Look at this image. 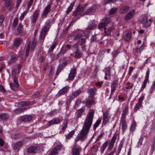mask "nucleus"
<instances>
[{
  "mask_svg": "<svg viewBox=\"0 0 155 155\" xmlns=\"http://www.w3.org/2000/svg\"><path fill=\"white\" fill-rule=\"evenodd\" d=\"M131 32L130 31H128L124 35V38L125 40L127 41H129L131 37Z\"/></svg>",
  "mask_w": 155,
  "mask_h": 155,
  "instance_id": "34",
  "label": "nucleus"
},
{
  "mask_svg": "<svg viewBox=\"0 0 155 155\" xmlns=\"http://www.w3.org/2000/svg\"><path fill=\"white\" fill-rule=\"evenodd\" d=\"M25 110V108H20L15 110V112L16 113H21L23 112L24 110Z\"/></svg>",
  "mask_w": 155,
  "mask_h": 155,
  "instance_id": "60",
  "label": "nucleus"
},
{
  "mask_svg": "<svg viewBox=\"0 0 155 155\" xmlns=\"http://www.w3.org/2000/svg\"><path fill=\"white\" fill-rule=\"evenodd\" d=\"M18 19L17 18H15L13 23V26L15 27L17 25L18 23Z\"/></svg>",
  "mask_w": 155,
  "mask_h": 155,
  "instance_id": "58",
  "label": "nucleus"
},
{
  "mask_svg": "<svg viewBox=\"0 0 155 155\" xmlns=\"http://www.w3.org/2000/svg\"><path fill=\"white\" fill-rule=\"evenodd\" d=\"M96 8L95 7H91L87 9L85 12V13L87 15L92 14L96 11Z\"/></svg>",
  "mask_w": 155,
  "mask_h": 155,
  "instance_id": "30",
  "label": "nucleus"
},
{
  "mask_svg": "<svg viewBox=\"0 0 155 155\" xmlns=\"http://www.w3.org/2000/svg\"><path fill=\"white\" fill-rule=\"evenodd\" d=\"M10 86L13 90H15L17 88L19 87V85L18 82L17 78L15 77L14 78L13 82L10 83Z\"/></svg>",
  "mask_w": 155,
  "mask_h": 155,
  "instance_id": "5",
  "label": "nucleus"
},
{
  "mask_svg": "<svg viewBox=\"0 0 155 155\" xmlns=\"http://www.w3.org/2000/svg\"><path fill=\"white\" fill-rule=\"evenodd\" d=\"M103 123L104 124L107 123L110 117L108 113L107 112L103 114Z\"/></svg>",
  "mask_w": 155,
  "mask_h": 155,
  "instance_id": "29",
  "label": "nucleus"
},
{
  "mask_svg": "<svg viewBox=\"0 0 155 155\" xmlns=\"http://www.w3.org/2000/svg\"><path fill=\"white\" fill-rule=\"evenodd\" d=\"M94 113V111H92L87 115L83 128L78 135L79 139L84 140L86 138L87 134L92 124Z\"/></svg>",
  "mask_w": 155,
  "mask_h": 155,
  "instance_id": "1",
  "label": "nucleus"
},
{
  "mask_svg": "<svg viewBox=\"0 0 155 155\" xmlns=\"http://www.w3.org/2000/svg\"><path fill=\"white\" fill-rule=\"evenodd\" d=\"M118 84V81L117 80H115L112 82L111 86V92L113 93L116 89V87Z\"/></svg>",
  "mask_w": 155,
  "mask_h": 155,
  "instance_id": "15",
  "label": "nucleus"
},
{
  "mask_svg": "<svg viewBox=\"0 0 155 155\" xmlns=\"http://www.w3.org/2000/svg\"><path fill=\"white\" fill-rule=\"evenodd\" d=\"M96 25L95 24L94 22V21H92L91 22V23L90 24V25L88 26V28L89 29H93L94 28L96 27Z\"/></svg>",
  "mask_w": 155,
  "mask_h": 155,
  "instance_id": "47",
  "label": "nucleus"
},
{
  "mask_svg": "<svg viewBox=\"0 0 155 155\" xmlns=\"http://www.w3.org/2000/svg\"><path fill=\"white\" fill-rule=\"evenodd\" d=\"M39 147L34 146L30 147L27 149V151L29 153L34 154L37 153L39 150Z\"/></svg>",
  "mask_w": 155,
  "mask_h": 155,
  "instance_id": "13",
  "label": "nucleus"
},
{
  "mask_svg": "<svg viewBox=\"0 0 155 155\" xmlns=\"http://www.w3.org/2000/svg\"><path fill=\"white\" fill-rule=\"evenodd\" d=\"M141 23L143 24V27L146 28H147L151 25V23L148 22L147 17L146 16H143L142 18Z\"/></svg>",
  "mask_w": 155,
  "mask_h": 155,
  "instance_id": "7",
  "label": "nucleus"
},
{
  "mask_svg": "<svg viewBox=\"0 0 155 155\" xmlns=\"http://www.w3.org/2000/svg\"><path fill=\"white\" fill-rule=\"evenodd\" d=\"M73 6H74L73 4H71V5L69 7L68 9V10L66 12L67 14H68L70 12V11L72 9Z\"/></svg>",
  "mask_w": 155,
  "mask_h": 155,
  "instance_id": "57",
  "label": "nucleus"
},
{
  "mask_svg": "<svg viewBox=\"0 0 155 155\" xmlns=\"http://www.w3.org/2000/svg\"><path fill=\"white\" fill-rule=\"evenodd\" d=\"M84 111V110L83 109H80L77 110L76 112V116L77 118H78L81 117L82 115V113Z\"/></svg>",
  "mask_w": 155,
  "mask_h": 155,
  "instance_id": "33",
  "label": "nucleus"
},
{
  "mask_svg": "<svg viewBox=\"0 0 155 155\" xmlns=\"http://www.w3.org/2000/svg\"><path fill=\"white\" fill-rule=\"evenodd\" d=\"M62 146L58 145L51 150L48 155H57L61 150Z\"/></svg>",
  "mask_w": 155,
  "mask_h": 155,
  "instance_id": "4",
  "label": "nucleus"
},
{
  "mask_svg": "<svg viewBox=\"0 0 155 155\" xmlns=\"http://www.w3.org/2000/svg\"><path fill=\"white\" fill-rule=\"evenodd\" d=\"M112 30V28H109L107 29V30H106L105 29V30L104 31V33H105L106 35H108L110 34Z\"/></svg>",
  "mask_w": 155,
  "mask_h": 155,
  "instance_id": "53",
  "label": "nucleus"
},
{
  "mask_svg": "<svg viewBox=\"0 0 155 155\" xmlns=\"http://www.w3.org/2000/svg\"><path fill=\"white\" fill-rule=\"evenodd\" d=\"M135 12V10H134L129 12L125 15L124 17V19L127 21L131 19L134 15Z\"/></svg>",
  "mask_w": 155,
  "mask_h": 155,
  "instance_id": "16",
  "label": "nucleus"
},
{
  "mask_svg": "<svg viewBox=\"0 0 155 155\" xmlns=\"http://www.w3.org/2000/svg\"><path fill=\"white\" fill-rule=\"evenodd\" d=\"M108 145V142L106 141L102 145L100 149V151H101V153H102L105 149L107 147Z\"/></svg>",
  "mask_w": 155,
  "mask_h": 155,
  "instance_id": "35",
  "label": "nucleus"
},
{
  "mask_svg": "<svg viewBox=\"0 0 155 155\" xmlns=\"http://www.w3.org/2000/svg\"><path fill=\"white\" fill-rule=\"evenodd\" d=\"M116 136H114L112 137L109 143L108 147V150H112V149L114 147V144L116 140Z\"/></svg>",
  "mask_w": 155,
  "mask_h": 155,
  "instance_id": "18",
  "label": "nucleus"
},
{
  "mask_svg": "<svg viewBox=\"0 0 155 155\" xmlns=\"http://www.w3.org/2000/svg\"><path fill=\"white\" fill-rule=\"evenodd\" d=\"M94 101L92 99H87L86 102V105L88 106H90L94 103Z\"/></svg>",
  "mask_w": 155,
  "mask_h": 155,
  "instance_id": "41",
  "label": "nucleus"
},
{
  "mask_svg": "<svg viewBox=\"0 0 155 155\" xmlns=\"http://www.w3.org/2000/svg\"><path fill=\"white\" fill-rule=\"evenodd\" d=\"M124 143V141L122 140H121L119 145L118 148L117 149V154L118 155L120 153L121 150V149L122 148L123 144Z\"/></svg>",
  "mask_w": 155,
  "mask_h": 155,
  "instance_id": "38",
  "label": "nucleus"
},
{
  "mask_svg": "<svg viewBox=\"0 0 155 155\" xmlns=\"http://www.w3.org/2000/svg\"><path fill=\"white\" fill-rule=\"evenodd\" d=\"M60 121V119L58 118H54L48 122V125L51 126L52 124H57L59 123Z\"/></svg>",
  "mask_w": 155,
  "mask_h": 155,
  "instance_id": "27",
  "label": "nucleus"
},
{
  "mask_svg": "<svg viewBox=\"0 0 155 155\" xmlns=\"http://www.w3.org/2000/svg\"><path fill=\"white\" fill-rule=\"evenodd\" d=\"M81 103V99H78L77 100L76 102L75 106L78 107Z\"/></svg>",
  "mask_w": 155,
  "mask_h": 155,
  "instance_id": "64",
  "label": "nucleus"
},
{
  "mask_svg": "<svg viewBox=\"0 0 155 155\" xmlns=\"http://www.w3.org/2000/svg\"><path fill=\"white\" fill-rule=\"evenodd\" d=\"M24 52L23 51H21L19 52V56L20 58L22 59H23V58L25 57Z\"/></svg>",
  "mask_w": 155,
  "mask_h": 155,
  "instance_id": "55",
  "label": "nucleus"
},
{
  "mask_svg": "<svg viewBox=\"0 0 155 155\" xmlns=\"http://www.w3.org/2000/svg\"><path fill=\"white\" fill-rule=\"evenodd\" d=\"M51 7V4H49L45 8L41 14V17L43 18L46 17L48 13L50 12Z\"/></svg>",
  "mask_w": 155,
  "mask_h": 155,
  "instance_id": "8",
  "label": "nucleus"
},
{
  "mask_svg": "<svg viewBox=\"0 0 155 155\" xmlns=\"http://www.w3.org/2000/svg\"><path fill=\"white\" fill-rule=\"evenodd\" d=\"M101 122V120L100 119L97 120L94 124L93 125V129L95 130L97 127H98Z\"/></svg>",
  "mask_w": 155,
  "mask_h": 155,
  "instance_id": "42",
  "label": "nucleus"
},
{
  "mask_svg": "<svg viewBox=\"0 0 155 155\" xmlns=\"http://www.w3.org/2000/svg\"><path fill=\"white\" fill-rule=\"evenodd\" d=\"M22 29L23 26L21 24H19L17 28V31L18 34L21 35H23V33Z\"/></svg>",
  "mask_w": 155,
  "mask_h": 155,
  "instance_id": "36",
  "label": "nucleus"
},
{
  "mask_svg": "<svg viewBox=\"0 0 155 155\" xmlns=\"http://www.w3.org/2000/svg\"><path fill=\"white\" fill-rule=\"evenodd\" d=\"M19 137V135L16 134H12L11 137L13 139H16L18 137Z\"/></svg>",
  "mask_w": 155,
  "mask_h": 155,
  "instance_id": "62",
  "label": "nucleus"
},
{
  "mask_svg": "<svg viewBox=\"0 0 155 155\" xmlns=\"http://www.w3.org/2000/svg\"><path fill=\"white\" fill-rule=\"evenodd\" d=\"M81 151V148L75 144L72 149V155H79V153Z\"/></svg>",
  "mask_w": 155,
  "mask_h": 155,
  "instance_id": "10",
  "label": "nucleus"
},
{
  "mask_svg": "<svg viewBox=\"0 0 155 155\" xmlns=\"http://www.w3.org/2000/svg\"><path fill=\"white\" fill-rule=\"evenodd\" d=\"M49 28L47 25H45L42 28L40 34L39 38L41 40H43L45 36V34Z\"/></svg>",
  "mask_w": 155,
  "mask_h": 155,
  "instance_id": "9",
  "label": "nucleus"
},
{
  "mask_svg": "<svg viewBox=\"0 0 155 155\" xmlns=\"http://www.w3.org/2000/svg\"><path fill=\"white\" fill-rule=\"evenodd\" d=\"M120 123L122 125L123 132L125 131L127 128V125L126 121L124 120H120Z\"/></svg>",
  "mask_w": 155,
  "mask_h": 155,
  "instance_id": "24",
  "label": "nucleus"
},
{
  "mask_svg": "<svg viewBox=\"0 0 155 155\" xmlns=\"http://www.w3.org/2000/svg\"><path fill=\"white\" fill-rule=\"evenodd\" d=\"M31 117L28 115H24L20 117V120L25 122L28 121L31 119Z\"/></svg>",
  "mask_w": 155,
  "mask_h": 155,
  "instance_id": "21",
  "label": "nucleus"
},
{
  "mask_svg": "<svg viewBox=\"0 0 155 155\" xmlns=\"http://www.w3.org/2000/svg\"><path fill=\"white\" fill-rule=\"evenodd\" d=\"M5 19V17L3 15L0 16V25H1L3 23Z\"/></svg>",
  "mask_w": 155,
  "mask_h": 155,
  "instance_id": "59",
  "label": "nucleus"
},
{
  "mask_svg": "<svg viewBox=\"0 0 155 155\" xmlns=\"http://www.w3.org/2000/svg\"><path fill=\"white\" fill-rule=\"evenodd\" d=\"M96 89L95 87L93 88H91L89 89L87 93L89 94V96L91 97H93L95 94V92Z\"/></svg>",
  "mask_w": 155,
  "mask_h": 155,
  "instance_id": "23",
  "label": "nucleus"
},
{
  "mask_svg": "<svg viewBox=\"0 0 155 155\" xmlns=\"http://www.w3.org/2000/svg\"><path fill=\"white\" fill-rule=\"evenodd\" d=\"M144 98V96L143 95H141L138 101L134 107V112H136L142 106V101Z\"/></svg>",
  "mask_w": 155,
  "mask_h": 155,
  "instance_id": "3",
  "label": "nucleus"
},
{
  "mask_svg": "<svg viewBox=\"0 0 155 155\" xmlns=\"http://www.w3.org/2000/svg\"><path fill=\"white\" fill-rule=\"evenodd\" d=\"M30 104V102L29 101H23L19 103L18 106L19 107H25L27 106Z\"/></svg>",
  "mask_w": 155,
  "mask_h": 155,
  "instance_id": "37",
  "label": "nucleus"
},
{
  "mask_svg": "<svg viewBox=\"0 0 155 155\" xmlns=\"http://www.w3.org/2000/svg\"><path fill=\"white\" fill-rule=\"evenodd\" d=\"M149 81V79H145L141 87V90H143L145 87L147 83Z\"/></svg>",
  "mask_w": 155,
  "mask_h": 155,
  "instance_id": "49",
  "label": "nucleus"
},
{
  "mask_svg": "<svg viewBox=\"0 0 155 155\" xmlns=\"http://www.w3.org/2000/svg\"><path fill=\"white\" fill-rule=\"evenodd\" d=\"M155 88V82H154L151 87L150 88V92L152 93V91H153L154 89Z\"/></svg>",
  "mask_w": 155,
  "mask_h": 155,
  "instance_id": "63",
  "label": "nucleus"
},
{
  "mask_svg": "<svg viewBox=\"0 0 155 155\" xmlns=\"http://www.w3.org/2000/svg\"><path fill=\"white\" fill-rule=\"evenodd\" d=\"M9 116L6 113H2L0 114V121L7 120Z\"/></svg>",
  "mask_w": 155,
  "mask_h": 155,
  "instance_id": "32",
  "label": "nucleus"
},
{
  "mask_svg": "<svg viewBox=\"0 0 155 155\" xmlns=\"http://www.w3.org/2000/svg\"><path fill=\"white\" fill-rule=\"evenodd\" d=\"M22 42V40L20 38H17L14 40L13 47V48H17L21 44Z\"/></svg>",
  "mask_w": 155,
  "mask_h": 155,
  "instance_id": "19",
  "label": "nucleus"
},
{
  "mask_svg": "<svg viewBox=\"0 0 155 155\" xmlns=\"http://www.w3.org/2000/svg\"><path fill=\"white\" fill-rule=\"evenodd\" d=\"M129 10V7L127 6H124L121 7L120 10V13L121 14H124L126 13Z\"/></svg>",
  "mask_w": 155,
  "mask_h": 155,
  "instance_id": "25",
  "label": "nucleus"
},
{
  "mask_svg": "<svg viewBox=\"0 0 155 155\" xmlns=\"http://www.w3.org/2000/svg\"><path fill=\"white\" fill-rule=\"evenodd\" d=\"M111 19L109 18H106L104 19V21H106V22H101L98 25L99 28L100 29L104 28H105V26L107 23L108 22H110Z\"/></svg>",
  "mask_w": 155,
  "mask_h": 155,
  "instance_id": "14",
  "label": "nucleus"
},
{
  "mask_svg": "<svg viewBox=\"0 0 155 155\" xmlns=\"http://www.w3.org/2000/svg\"><path fill=\"white\" fill-rule=\"evenodd\" d=\"M83 34L81 33H78L75 36L74 40H77L83 37Z\"/></svg>",
  "mask_w": 155,
  "mask_h": 155,
  "instance_id": "44",
  "label": "nucleus"
},
{
  "mask_svg": "<svg viewBox=\"0 0 155 155\" xmlns=\"http://www.w3.org/2000/svg\"><path fill=\"white\" fill-rule=\"evenodd\" d=\"M39 11L40 10H35L31 15V20L32 23H35L36 22L39 14Z\"/></svg>",
  "mask_w": 155,
  "mask_h": 155,
  "instance_id": "11",
  "label": "nucleus"
},
{
  "mask_svg": "<svg viewBox=\"0 0 155 155\" xmlns=\"http://www.w3.org/2000/svg\"><path fill=\"white\" fill-rule=\"evenodd\" d=\"M128 112V106H126L123 111L120 120H124Z\"/></svg>",
  "mask_w": 155,
  "mask_h": 155,
  "instance_id": "22",
  "label": "nucleus"
},
{
  "mask_svg": "<svg viewBox=\"0 0 155 155\" xmlns=\"http://www.w3.org/2000/svg\"><path fill=\"white\" fill-rule=\"evenodd\" d=\"M84 7L79 5L76 8L75 11L73 12L74 16H77L78 15L81 14L84 10Z\"/></svg>",
  "mask_w": 155,
  "mask_h": 155,
  "instance_id": "6",
  "label": "nucleus"
},
{
  "mask_svg": "<svg viewBox=\"0 0 155 155\" xmlns=\"http://www.w3.org/2000/svg\"><path fill=\"white\" fill-rule=\"evenodd\" d=\"M33 2V0H30L28 3L27 9H28L32 5Z\"/></svg>",
  "mask_w": 155,
  "mask_h": 155,
  "instance_id": "56",
  "label": "nucleus"
},
{
  "mask_svg": "<svg viewBox=\"0 0 155 155\" xmlns=\"http://www.w3.org/2000/svg\"><path fill=\"white\" fill-rule=\"evenodd\" d=\"M133 84L129 82H127L125 86V87L126 89H130L132 87Z\"/></svg>",
  "mask_w": 155,
  "mask_h": 155,
  "instance_id": "48",
  "label": "nucleus"
},
{
  "mask_svg": "<svg viewBox=\"0 0 155 155\" xmlns=\"http://www.w3.org/2000/svg\"><path fill=\"white\" fill-rule=\"evenodd\" d=\"M30 45L29 43H28V46L27 47L26 50V56H28V55L29 52V50L30 49Z\"/></svg>",
  "mask_w": 155,
  "mask_h": 155,
  "instance_id": "54",
  "label": "nucleus"
},
{
  "mask_svg": "<svg viewBox=\"0 0 155 155\" xmlns=\"http://www.w3.org/2000/svg\"><path fill=\"white\" fill-rule=\"evenodd\" d=\"M136 122L135 121L133 122L131 126L130 130L132 132H133L136 128Z\"/></svg>",
  "mask_w": 155,
  "mask_h": 155,
  "instance_id": "46",
  "label": "nucleus"
},
{
  "mask_svg": "<svg viewBox=\"0 0 155 155\" xmlns=\"http://www.w3.org/2000/svg\"><path fill=\"white\" fill-rule=\"evenodd\" d=\"M22 146V143L21 142H19L15 143L14 147V149L16 150L18 149Z\"/></svg>",
  "mask_w": 155,
  "mask_h": 155,
  "instance_id": "39",
  "label": "nucleus"
},
{
  "mask_svg": "<svg viewBox=\"0 0 155 155\" xmlns=\"http://www.w3.org/2000/svg\"><path fill=\"white\" fill-rule=\"evenodd\" d=\"M68 89L69 87L68 86L65 87L58 91L57 95V96L58 97H59L61 95L64 94L67 92Z\"/></svg>",
  "mask_w": 155,
  "mask_h": 155,
  "instance_id": "17",
  "label": "nucleus"
},
{
  "mask_svg": "<svg viewBox=\"0 0 155 155\" xmlns=\"http://www.w3.org/2000/svg\"><path fill=\"white\" fill-rule=\"evenodd\" d=\"M35 44H36L35 41H33L31 47V51H33L34 50V48L35 47Z\"/></svg>",
  "mask_w": 155,
  "mask_h": 155,
  "instance_id": "61",
  "label": "nucleus"
},
{
  "mask_svg": "<svg viewBox=\"0 0 155 155\" xmlns=\"http://www.w3.org/2000/svg\"><path fill=\"white\" fill-rule=\"evenodd\" d=\"M143 137H141L139 139V141L137 143V147H140L142 144V143L143 142Z\"/></svg>",
  "mask_w": 155,
  "mask_h": 155,
  "instance_id": "51",
  "label": "nucleus"
},
{
  "mask_svg": "<svg viewBox=\"0 0 155 155\" xmlns=\"http://www.w3.org/2000/svg\"><path fill=\"white\" fill-rule=\"evenodd\" d=\"M73 48L74 51L75 57L76 58H81L82 55V53L79 50V47L78 45L75 44L73 46Z\"/></svg>",
  "mask_w": 155,
  "mask_h": 155,
  "instance_id": "2",
  "label": "nucleus"
},
{
  "mask_svg": "<svg viewBox=\"0 0 155 155\" xmlns=\"http://www.w3.org/2000/svg\"><path fill=\"white\" fill-rule=\"evenodd\" d=\"M71 47V46L70 45H67L64 47V48H63L61 50V51L62 53H64L66 51L68 50Z\"/></svg>",
  "mask_w": 155,
  "mask_h": 155,
  "instance_id": "40",
  "label": "nucleus"
},
{
  "mask_svg": "<svg viewBox=\"0 0 155 155\" xmlns=\"http://www.w3.org/2000/svg\"><path fill=\"white\" fill-rule=\"evenodd\" d=\"M86 42V39L84 38H81L79 39L77 42V44L79 45L82 46L81 47L83 51H85V46L84 45Z\"/></svg>",
  "mask_w": 155,
  "mask_h": 155,
  "instance_id": "12",
  "label": "nucleus"
},
{
  "mask_svg": "<svg viewBox=\"0 0 155 155\" xmlns=\"http://www.w3.org/2000/svg\"><path fill=\"white\" fill-rule=\"evenodd\" d=\"M98 150V147L96 145H94L91 148V151L93 155L96 154Z\"/></svg>",
  "mask_w": 155,
  "mask_h": 155,
  "instance_id": "31",
  "label": "nucleus"
},
{
  "mask_svg": "<svg viewBox=\"0 0 155 155\" xmlns=\"http://www.w3.org/2000/svg\"><path fill=\"white\" fill-rule=\"evenodd\" d=\"M68 121L67 120H66L64 121L63 123L61 129L62 130H64L67 127L68 125Z\"/></svg>",
  "mask_w": 155,
  "mask_h": 155,
  "instance_id": "45",
  "label": "nucleus"
},
{
  "mask_svg": "<svg viewBox=\"0 0 155 155\" xmlns=\"http://www.w3.org/2000/svg\"><path fill=\"white\" fill-rule=\"evenodd\" d=\"M16 56L15 54L11 52L9 54L10 62L12 63L14 62L15 60Z\"/></svg>",
  "mask_w": 155,
  "mask_h": 155,
  "instance_id": "28",
  "label": "nucleus"
},
{
  "mask_svg": "<svg viewBox=\"0 0 155 155\" xmlns=\"http://www.w3.org/2000/svg\"><path fill=\"white\" fill-rule=\"evenodd\" d=\"M76 71L75 69H73L71 70L68 77L69 80H72L74 79L76 75Z\"/></svg>",
  "mask_w": 155,
  "mask_h": 155,
  "instance_id": "26",
  "label": "nucleus"
},
{
  "mask_svg": "<svg viewBox=\"0 0 155 155\" xmlns=\"http://www.w3.org/2000/svg\"><path fill=\"white\" fill-rule=\"evenodd\" d=\"M82 91L81 90H78L72 93L70 96V99L72 100L78 96L81 92Z\"/></svg>",
  "mask_w": 155,
  "mask_h": 155,
  "instance_id": "20",
  "label": "nucleus"
},
{
  "mask_svg": "<svg viewBox=\"0 0 155 155\" xmlns=\"http://www.w3.org/2000/svg\"><path fill=\"white\" fill-rule=\"evenodd\" d=\"M75 133V131L74 130H72L69 132L67 135H66V138L67 139H69Z\"/></svg>",
  "mask_w": 155,
  "mask_h": 155,
  "instance_id": "50",
  "label": "nucleus"
},
{
  "mask_svg": "<svg viewBox=\"0 0 155 155\" xmlns=\"http://www.w3.org/2000/svg\"><path fill=\"white\" fill-rule=\"evenodd\" d=\"M5 2V6L8 7L12 5V0H4Z\"/></svg>",
  "mask_w": 155,
  "mask_h": 155,
  "instance_id": "43",
  "label": "nucleus"
},
{
  "mask_svg": "<svg viewBox=\"0 0 155 155\" xmlns=\"http://www.w3.org/2000/svg\"><path fill=\"white\" fill-rule=\"evenodd\" d=\"M117 8L116 7L112 8L110 11V14L111 15L114 14L117 12Z\"/></svg>",
  "mask_w": 155,
  "mask_h": 155,
  "instance_id": "52",
  "label": "nucleus"
}]
</instances>
